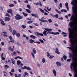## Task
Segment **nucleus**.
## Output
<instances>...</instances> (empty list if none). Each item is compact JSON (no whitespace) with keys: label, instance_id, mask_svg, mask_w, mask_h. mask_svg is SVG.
Returning a JSON list of instances; mask_svg holds the SVG:
<instances>
[{"label":"nucleus","instance_id":"obj_1","mask_svg":"<svg viewBox=\"0 0 77 77\" xmlns=\"http://www.w3.org/2000/svg\"><path fill=\"white\" fill-rule=\"evenodd\" d=\"M75 44H76V45H74V43L72 42L73 41L72 40V39H71L70 40V42H71V44H72V47H67V48H69V50H70L72 51L73 53V57L75 55V52H74V48H77V38H75Z\"/></svg>","mask_w":77,"mask_h":77},{"label":"nucleus","instance_id":"obj_2","mask_svg":"<svg viewBox=\"0 0 77 77\" xmlns=\"http://www.w3.org/2000/svg\"><path fill=\"white\" fill-rule=\"evenodd\" d=\"M45 30H46L48 32H46V35H48V34H53V35H59L60 33L59 32H51L52 30L51 29L48 28H44Z\"/></svg>","mask_w":77,"mask_h":77},{"label":"nucleus","instance_id":"obj_3","mask_svg":"<svg viewBox=\"0 0 77 77\" xmlns=\"http://www.w3.org/2000/svg\"><path fill=\"white\" fill-rule=\"evenodd\" d=\"M16 16H14L16 20H20L23 18V17L21 16L18 14H16Z\"/></svg>","mask_w":77,"mask_h":77},{"label":"nucleus","instance_id":"obj_4","mask_svg":"<svg viewBox=\"0 0 77 77\" xmlns=\"http://www.w3.org/2000/svg\"><path fill=\"white\" fill-rule=\"evenodd\" d=\"M68 30L69 33V39H71V38H72V35H71V33H72V32L73 29L69 28H68Z\"/></svg>","mask_w":77,"mask_h":77},{"label":"nucleus","instance_id":"obj_5","mask_svg":"<svg viewBox=\"0 0 77 77\" xmlns=\"http://www.w3.org/2000/svg\"><path fill=\"white\" fill-rule=\"evenodd\" d=\"M21 69H27V70H28V71L32 70V69L30 68V67H27L26 66H25L24 67H21Z\"/></svg>","mask_w":77,"mask_h":77},{"label":"nucleus","instance_id":"obj_6","mask_svg":"<svg viewBox=\"0 0 77 77\" xmlns=\"http://www.w3.org/2000/svg\"><path fill=\"white\" fill-rule=\"evenodd\" d=\"M74 20L73 19L72 20V21L70 22L69 23V25L70 26V27H73V23H74Z\"/></svg>","mask_w":77,"mask_h":77},{"label":"nucleus","instance_id":"obj_7","mask_svg":"<svg viewBox=\"0 0 77 77\" xmlns=\"http://www.w3.org/2000/svg\"><path fill=\"white\" fill-rule=\"evenodd\" d=\"M34 5H35L36 6H38L39 5L40 6H42V4H41V2L40 1L39 2V3L37 2L34 3Z\"/></svg>","mask_w":77,"mask_h":77},{"label":"nucleus","instance_id":"obj_8","mask_svg":"<svg viewBox=\"0 0 77 77\" xmlns=\"http://www.w3.org/2000/svg\"><path fill=\"white\" fill-rule=\"evenodd\" d=\"M55 53H57V54H60V53L59 51V49L56 48Z\"/></svg>","mask_w":77,"mask_h":77},{"label":"nucleus","instance_id":"obj_9","mask_svg":"<svg viewBox=\"0 0 77 77\" xmlns=\"http://www.w3.org/2000/svg\"><path fill=\"white\" fill-rule=\"evenodd\" d=\"M56 64L57 66H60L62 65V64L61 63H60L58 61H57L56 62Z\"/></svg>","mask_w":77,"mask_h":77},{"label":"nucleus","instance_id":"obj_10","mask_svg":"<svg viewBox=\"0 0 77 77\" xmlns=\"http://www.w3.org/2000/svg\"><path fill=\"white\" fill-rule=\"evenodd\" d=\"M72 66L73 67V70L74 71H75V68L74 67V64L73 63L71 64L70 66V68L71 70H72Z\"/></svg>","mask_w":77,"mask_h":77},{"label":"nucleus","instance_id":"obj_11","mask_svg":"<svg viewBox=\"0 0 77 77\" xmlns=\"http://www.w3.org/2000/svg\"><path fill=\"white\" fill-rule=\"evenodd\" d=\"M5 21H9L10 20V18L9 17H6L5 18Z\"/></svg>","mask_w":77,"mask_h":77},{"label":"nucleus","instance_id":"obj_12","mask_svg":"<svg viewBox=\"0 0 77 77\" xmlns=\"http://www.w3.org/2000/svg\"><path fill=\"white\" fill-rule=\"evenodd\" d=\"M62 35H63V36L64 37H66V36H67V33L66 32H62V33H61Z\"/></svg>","mask_w":77,"mask_h":77},{"label":"nucleus","instance_id":"obj_13","mask_svg":"<svg viewBox=\"0 0 77 77\" xmlns=\"http://www.w3.org/2000/svg\"><path fill=\"white\" fill-rule=\"evenodd\" d=\"M47 31L44 30L43 32V35H44V36H47Z\"/></svg>","mask_w":77,"mask_h":77},{"label":"nucleus","instance_id":"obj_14","mask_svg":"<svg viewBox=\"0 0 77 77\" xmlns=\"http://www.w3.org/2000/svg\"><path fill=\"white\" fill-rule=\"evenodd\" d=\"M73 1H72L71 2V4L72 5H74L75 4V2H76V0H72Z\"/></svg>","mask_w":77,"mask_h":77},{"label":"nucleus","instance_id":"obj_15","mask_svg":"<svg viewBox=\"0 0 77 77\" xmlns=\"http://www.w3.org/2000/svg\"><path fill=\"white\" fill-rule=\"evenodd\" d=\"M17 33V31L15 30H13L12 34L13 35H16Z\"/></svg>","mask_w":77,"mask_h":77},{"label":"nucleus","instance_id":"obj_16","mask_svg":"<svg viewBox=\"0 0 77 77\" xmlns=\"http://www.w3.org/2000/svg\"><path fill=\"white\" fill-rule=\"evenodd\" d=\"M32 52L34 54H36V50L35 49V48H33V49H32Z\"/></svg>","mask_w":77,"mask_h":77},{"label":"nucleus","instance_id":"obj_17","mask_svg":"<svg viewBox=\"0 0 77 77\" xmlns=\"http://www.w3.org/2000/svg\"><path fill=\"white\" fill-rule=\"evenodd\" d=\"M37 33V35L38 36H44V35H43V34L42 33H40L39 32H36Z\"/></svg>","mask_w":77,"mask_h":77},{"label":"nucleus","instance_id":"obj_18","mask_svg":"<svg viewBox=\"0 0 77 77\" xmlns=\"http://www.w3.org/2000/svg\"><path fill=\"white\" fill-rule=\"evenodd\" d=\"M8 26H9V30H10V31L11 32H12V28H11V25H9Z\"/></svg>","mask_w":77,"mask_h":77},{"label":"nucleus","instance_id":"obj_19","mask_svg":"<svg viewBox=\"0 0 77 77\" xmlns=\"http://www.w3.org/2000/svg\"><path fill=\"white\" fill-rule=\"evenodd\" d=\"M53 72L54 76H56V71L55 69H54Z\"/></svg>","mask_w":77,"mask_h":77},{"label":"nucleus","instance_id":"obj_20","mask_svg":"<svg viewBox=\"0 0 77 77\" xmlns=\"http://www.w3.org/2000/svg\"><path fill=\"white\" fill-rule=\"evenodd\" d=\"M8 50H10V51H14V49L13 48H11V47H10L8 48Z\"/></svg>","mask_w":77,"mask_h":77},{"label":"nucleus","instance_id":"obj_21","mask_svg":"<svg viewBox=\"0 0 77 77\" xmlns=\"http://www.w3.org/2000/svg\"><path fill=\"white\" fill-rule=\"evenodd\" d=\"M12 11V9H9L7 11V12L8 13H9V14H11V12Z\"/></svg>","mask_w":77,"mask_h":77},{"label":"nucleus","instance_id":"obj_22","mask_svg":"<svg viewBox=\"0 0 77 77\" xmlns=\"http://www.w3.org/2000/svg\"><path fill=\"white\" fill-rule=\"evenodd\" d=\"M4 67L5 68V69H8L9 68V66H8L7 65H6L4 66Z\"/></svg>","mask_w":77,"mask_h":77},{"label":"nucleus","instance_id":"obj_23","mask_svg":"<svg viewBox=\"0 0 77 77\" xmlns=\"http://www.w3.org/2000/svg\"><path fill=\"white\" fill-rule=\"evenodd\" d=\"M35 42V40H32V39H30L29 40V42L31 44H32L33 42Z\"/></svg>","mask_w":77,"mask_h":77},{"label":"nucleus","instance_id":"obj_24","mask_svg":"<svg viewBox=\"0 0 77 77\" xmlns=\"http://www.w3.org/2000/svg\"><path fill=\"white\" fill-rule=\"evenodd\" d=\"M30 38H32V39H35V38H36V37H35V36H33V35H31L30 36Z\"/></svg>","mask_w":77,"mask_h":77},{"label":"nucleus","instance_id":"obj_25","mask_svg":"<svg viewBox=\"0 0 77 77\" xmlns=\"http://www.w3.org/2000/svg\"><path fill=\"white\" fill-rule=\"evenodd\" d=\"M21 61L18 60L17 62V64L18 65H20L21 64Z\"/></svg>","mask_w":77,"mask_h":77},{"label":"nucleus","instance_id":"obj_26","mask_svg":"<svg viewBox=\"0 0 77 77\" xmlns=\"http://www.w3.org/2000/svg\"><path fill=\"white\" fill-rule=\"evenodd\" d=\"M18 58H19V59H21V60H23V58L20 57H17L15 58V59H17Z\"/></svg>","mask_w":77,"mask_h":77},{"label":"nucleus","instance_id":"obj_27","mask_svg":"<svg viewBox=\"0 0 77 77\" xmlns=\"http://www.w3.org/2000/svg\"><path fill=\"white\" fill-rule=\"evenodd\" d=\"M23 15L25 16V17H27L28 15V14L27 13H25L24 12H23Z\"/></svg>","mask_w":77,"mask_h":77},{"label":"nucleus","instance_id":"obj_28","mask_svg":"<svg viewBox=\"0 0 77 77\" xmlns=\"http://www.w3.org/2000/svg\"><path fill=\"white\" fill-rule=\"evenodd\" d=\"M11 61H12V63L14 65H15V60L14 59H11Z\"/></svg>","mask_w":77,"mask_h":77},{"label":"nucleus","instance_id":"obj_29","mask_svg":"<svg viewBox=\"0 0 77 77\" xmlns=\"http://www.w3.org/2000/svg\"><path fill=\"white\" fill-rule=\"evenodd\" d=\"M72 9H73V13H74L75 14H76V12H75V8L74 7L72 8Z\"/></svg>","mask_w":77,"mask_h":77},{"label":"nucleus","instance_id":"obj_30","mask_svg":"<svg viewBox=\"0 0 77 77\" xmlns=\"http://www.w3.org/2000/svg\"><path fill=\"white\" fill-rule=\"evenodd\" d=\"M26 11L27 12L29 13V14L31 13V11H30L28 9H26Z\"/></svg>","mask_w":77,"mask_h":77},{"label":"nucleus","instance_id":"obj_31","mask_svg":"<svg viewBox=\"0 0 77 77\" xmlns=\"http://www.w3.org/2000/svg\"><path fill=\"white\" fill-rule=\"evenodd\" d=\"M14 4H10L9 5V7H11V8H12V7H13V6H14Z\"/></svg>","mask_w":77,"mask_h":77},{"label":"nucleus","instance_id":"obj_32","mask_svg":"<svg viewBox=\"0 0 77 77\" xmlns=\"http://www.w3.org/2000/svg\"><path fill=\"white\" fill-rule=\"evenodd\" d=\"M16 35L17 36L18 38H19V37H20V33H17L16 34Z\"/></svg>","mask_w":77,"mask_h":77},{"label":"nucleus","instance_id":"obj_33","mask_svg":"<svg viewBox=\"0 0 77 77\" xmlns=\"http://www.w3.org/2000/svg\"><path fill=\"white\" fill-rule=\"evenodd\" d=\"M63 58L64 60H65L67 58V57H66V55H64L63 56Z\"/></svg>","mask_w":77,"mask_h":77},{"label":"nucleus","instance_id":"obj_34","mask_svg":"<svg viewBox=\"0 0 77 77\" xmlns=\"http://www.w3.org/2000/svg\"><path fill=\"white\" fill-rule=\"evenodd\" d=\"M31 53L32 57H33V58H35V55L34 54H33V52H31Z\"/></svg>","mask_w":77,"mask_h":77},{"label":"nucleus","instance_id":"obj_35","mask_svg":"<svg viewBox=\"0 0 77 77\" xmlns=\"http://www.w3.org/2000/svg\"><path fill=\"white\" fill-rule=\"evenodd\" d=\"M27 7L29 9H31V8L30 7V6L29 5H27Z\"/></svg>","mask_w":77,"mask_h":77},{"label":"nucleus","instance_id":"obj_36","mask_svg":"<svg viewBox=\"0 0 77 77\" xmlns=\"http://www.w3.org/2000/svg\"><path fill=\"white\" fill-rule=\"evenodd\" d=\"M39 41H40V42H42V44H44V41H43V40L41 39H39Z\"/></svg>","mask_w":77,"mask_h":77},{"label":"nucleus","instance_id":"obj_37","mask_svg":"<svg viewBox=\"0 0 77 77\" xmlns=\"http://www.w3.org/2000/svg\"><path fill=\"white\" fill-rule=\"evenodd\" d=\"M33 23V21H28L27 23V24H31V23Z\"/></svg>","mask_w":77,"mask_h":77},{"label":"nucleus","instance_id":"obj_38","mask_svg":"<svg viewBox=\"0 0 77 77\" xmlns=\"http://www.w3.org/2000/svg\"><path fill=\"white\" fill-rule=\"evenodd\" d=\"M39 9L40 12H42V13H44V12L43 10H42L41 8H39Z\"/></svg>","mask_w":77,"mask_h":77},{"label":"nucleus","instance_id":"obj_39","mask_svg":"<svg viewBox=\"0 0 77 77\" xmlns=\"http://www.w3.org/2000/svg\"><path fill=\"white\" fill-rule=\"evenodd\" d=\"M11 42H12V43H14V40L10 41L8 42V43L9 44Z\"/></svg>","mask_w":77,"mask_h":77},{"label":"nucleus","instance_id":"obj_40","mask_svg":"<svg viewBox=\"0 0 77 77\" xmlns=\"http://www.w3.org/2000/svg\"><path fill=\"white\" fill-rule=\"evenodd\" d=\"M34 17L35 18H39V17L38 15V14H35V15L34 16Z\"/></svg>","mask_w":77,"mask_h":77},{"label":"nucleus","instance_id":"obj_41","mask_svg":"<svg viewBox=\"0 0 77 77\" xmlns=\"http://www.w3.org/2000/svg\"><path fill=\"white\" fill-rule=\"evenodd\" d=\"M42 61L43 63H44L45 62V58H43L42 59Z\"/></svg>","mask_w":77,"mask_h":77},{"label":"nucleus","instance_id":"obj_42","mask_svg":"<svg viewBox=\"0 0 77 77\" xmlns=\"http://www.w3.org/2000/svg\"><path fill=\"white\" fill-rule=\"evenodd\" d=\"M48 21H49V23H51L52 22V20H51V19H49L48 20Z\"/></svg>","mask_w":77,"mask_h":77},{"label":"nucleus","instance_id":"obj_43","mask_svg":"<svg viewBox=\"0 0 77 77\" xmlns=\"http://www.w3.org/2000/svg\"><path fill=\"white\" fill-rule=\"evenodd\" d=\"M3 72L4 73V76H6V74H7V73L6 72H5V71H4Z\"/></svg>","mask_w":77,"mask_h":77},{"label":"nucleus","instance_id":"obj_44","mask_svg":"<svg viewBox=\"0 0 77 77\" xmlns=\"http://www.w3.org/2000/svg\"><path fill=\"white\" fill-rule=\"evenodd\" d=\"M45 8L47 9V10H48V11H51V8H50V9H49L47 7H45Z\"/></svg>","mask_w":77,"mask_h":77},{"label":"nucleus","instance_id":"obj_45","mask_svg":"<svg viewBox=\"0 0 77 77\" xmlns=\"http://www.w3.org/2000/svg\"><path fill=\"white\" fill-rule=\"evenodd\" d=\"M1 23L2 25H5V22H4V21L1 22Z\"/></svg>","mask_w":77,"mask_h":77},{"label":"nucleus","instance_id":"obj_46","mask_svg":"<svg viewBox=\"0 0 77 77\" xmlns=\"http://www.w3.org/2000/svg\"><path fill=\"white\" fill-rule=\"evenodd\" d=\"M47 56H48V57H50V53H48V52H47Z\"/></svg>","mask_w":77,"mask_h":77},{"label":"nucleus","instance_id":"obj_47","mask_svg":"<svg viewBox=\"0 0 77 77\" xmlns=\"http://www.w3.org/2000/svg\"><path fill=\"white\" fill-rule=\"evenodd\" d=\"M43 18H44V17H42L41 18V19H39V21H42V22H43V21H44L43 20H42V19H43Z\"/></svg>","mask_w":77,"mask_h":77},{"label":"nucleus","instance_id":"obj_48","mask_svg":"<svg viewBox=\"0 0 77 77\" xmlns=\"http://www.w3.org/2000/svg\"><path fill=\"white\" fill-rule=\"evenodd\" d=\"M65 6L66 7H68V2H66L65 3Z\"/></svg>","mask_w":77,"mask_h":77},{"label":"nucleus","instance_id":"obj_49","mask_svg":"<svg viewBox=\"0 0 77 77\" xmlns=\"http://www.w3.org/2000/svg\"><path fill=\"white\" fill-rule=\"evenodd\" d=\"M34 44H35V43H37L38 44H41V42H34Z\"/></svg>","mask_w":77,"mask_h":77},{"label":"nucleus","instance_id":"obj_50","mask_svg":"<svg viewBox=\"0 0 77 77\" xmlns=\"http://www.w3.org/2000/svg\"><path fill=\"white\" fill-rule=\"evenodd\" d=\"M37 65L38 66V67H40V64H39V63L38 62L37 63Z\"/></svg>","mask_w":77,"mask_h":77},{"label":"nucleus","instance_id":"obj_51","mask_svg":"<svg viewBox=\"0 0 77 77\" xmlns=\"http://www.w3.org/2000/svg\"><path fill=\"white\" fill-rule=\"evenodd\" d=\"M55 16L56 18H59V15H58V14H57L55 15Z\"/></svg>","mask_w":77,"mask_h":77},{"label":"nucleus","instance_id":"obj_52","mask_svg":"<svg viewBox=\"0 0 77 77\" xmlns=\"http://www.w3.org/2000/svg\"><path fill=\"white\" fill-rule=\"evenodd\" d=\"M22 28H23V29H25V28H26V26H25V25H22Z\"/></svg>","mask_w":77,"mask_h":77},{"label":"nucleus","instance_id":"obj_53","mask_svg":"<svg viewBox=\"0 0 77 77\" xmlns=\"http://www.w3.org/2000/svg\"><path fill=\"white\" fill-rule=\"evenodd\" d=\"M5 16H8V17H10V15L9 14L7 13L6 14H5Z\"/></svg>","mask_w":77,"mask_h":77},{"label":"nucleus","instance_id":"obj_54","mask_svg":"<svg viewBox=\"0 0 77 77\" xmlns=\"http://www.w3.org/2000/svg\"><path fill=\"white\" fill-rule=\"evenodd\" d=\"M25 74V75H27L28 76V75H29V74H28V73L26 72H25L24 73Z\"/></svg>","mask_w":77,"mask_h":77},{"label":"nucleus","instance_id":"obj_55","mask_svg":"<svg viewBox=\"0 0 77 77\" xmlns=\"http://www.w3.org/2000/svg\"><path fill=\"white\" fill-rule=\"evenodd\" d=\"M59 6L60 7V8H62V4L60 3L59 4Z\"/></svg>","mask_w":77,"mask_h":77},{"label":"nucleus","instance_id":"obj_56","mask_svg":"<svg viewBox=\"0 0 77 77\" xmlns=\"http://www.w3.org/2000/svg\"><path fill=\"white\" fill-rule=\"evenodd\" d=\"M16 53H17L16 52H15V51H14L13 52V55H15V54H16Z\"/></svg>","mask_w":77,"mask_h":77},{"label":"nucleus","instance_id":"obj_57","mask_svg":"<svg viewBox=\"0 0 77 77\" xmlns=\"http://www.w3.org/2000/svg\"><path fill=\"white\" fill-rule=\"evenodd\" d=\"M43 22L44 23H48V21H47V20H45L43 21Z\"/></svg>","mask_w":77,"mask_h":77},{"label":"nucleus","instance_id":"obj_58","mask_svg":"<svg viewBox=\"0 0 77 77\" xmlns=\"http://www.w3.org/2000/svg\"><path fill=\"white\" fill-rule=\"evenodd\" d=\"M24 3H28V1H27V0H26V1H24Z\"/></svg>","mask_w":77,"mask_h":77},{"label":"nucleus","instance_id":"obj_59","mask_svg":"<svg viewBox=\"0 0 77 77\" xmlns=\"http://www.w3.org/2000/svg\"><path fill=\"white\" fill-rule=\"evenodd\" d=\"M26 20H29V21H31V20H32V19H29V18H27L26 19Z\"/></svg>","mask_w":77,"mask_h":77},{"label":"nucleus","instance_id":"obj_60","mask_svg":"<svg viewBox=\"0 0 77 77\" xmlns=\"http://www.w3.org/2000/svg\"><path fill=\"white\" fill-rule=\"evenodd\" d=\"M67 62H71V59H68L67 60Z\"/></svg>","mask_w":77,"mask_h":77},{"label":"nucleus","instance_id":"obj_61","mask_svg":"<svg viewBox=\"0 0 77 77\" xmlns=\"http://www.w3.org/2000/svg\"><path fill=\"white\" fill-rule=\"evenodd\" d=\"M9 39H10V40H12V37L11 36H9Z\"/></svg>","mask_w":77,"mask_h":77},{"label":"nucleus","instance_id":"obj_62","mask_svg":"<svg viewBox=\"0 0 77 77\" xmlns=\"http://www.w3.org/2000/svg\"><path fill=\"white\" fill-rule=\"evenodd\" d=\"M9 73L11 75H13V74L11 72H9Z\"/></svg>","mask_w":77,"mask_h":77},{"label":"nucleus","instance_id":"obj_63","mask_svg":"<svg viewBox=\"0 0 77 77\" xmlns=\"http://www.w3.org/2000/svg\"><path fill=\"white\" fill-rule=\"evenodd\" d=\"M11 71L12 72H15V71L14 70V69H12Z\"/></svg>","mask_w":77,"mask_h":77},{"label":"nucleus","instance_id":"obj_64","mask_svg":"<svg viewBox=\"0 0 77 77\" xmlns=\"http://www.w3.org/2000/svg\"><path fill=\"white\" fill-rule=\"evenodd\" d=\"M21 75L20 74H19L17 77H21Z\"/></svg>","mask_w":77,"mask_h":77}]
</instances>
